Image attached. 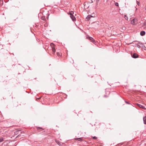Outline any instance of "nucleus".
I'll list each match as a JSON object with an SVG mask.
<instances>
[{
  "label": "nucleus",
  "mask_w": 146,
  "mask_h": 146,
  "mask_svg": "<svg viewBox=\"0 0 146 146\" xmlns=\"http://www.w3.org/2000/svg\"><path fill=\"white\" fill-rule=\"evenodd\" d=\"M138 105L141 108H142L143 107H144V106L138 104Z\"/></svg>",
  "instance_id": "obj_14"
},
{
  "label": "nucleus",
  "mask_w": 146,
  "mask_h": 146,
  "mask_svg": "<svg viewBox=\"0 0 146 146\" xmlns=\"http://www.w3.org/2000/svg\"><path fill=\"white\" fill-rule=\"evenodd\" d=\"M124 18H125V19L126 20L128 19V18L127 17L126 15H125Z\"/></svg>",
  "instance_id": "obj_15"
},
{
  "label": "nucleus",
  "mask_w": 146,
  "mask_h": 146,
  "mask_svg": "<svg viewBox=\"0 0 146 146\" xmlns=\"http://www.w3.org/2000/svg\"><path fill=\"white\" fill-rule=\"evenodd\" d=\"M145 34V32L144 31H142L140 32V35L142 36H143Z\"/></svg>",
  "instance_id": "obj_5"
},
{
  "label": "nucleus",
  "mask_w": 146,
  "mask_h": 146,
  "mask_svg": "<svg viewBox=\"0 0 146 146\" xmlns=\"http://www.w3.org/2000/svg\"><path fill=\"white\" fill-rule=\"evenodd\" d=\"M115 5H116V6H118V4L117 3H115Z\"/></svg>",
  "instance_id": "obj_16"
},
{
  "label": "nucleus",
  "mask_w": 146,
  "mask_h": 146,
  "mask_svg": "<svg viewBox=\"0 0 146 146\" xmlns=\"http://www.w3.org/2000/svg\"><path fill=\"white\" fill-rule=\"evenodd\" d=\"M50 45L52 47V48H53V47H54L55 45L52 43H51L50 44Z\"/></svg>",
  "instance_id": "obj_11"
},
{
  "label": "nucleus",
  "mask_w": 146,
  "mask_h": 146,
  "mask_svg": "<svg viewBox=\"0 0 146 146\" xmlns=\"http://www.w3.org/2000/svg\"><path fill=\"white\" fill-rule=\"evenodd\" d=\"M93 139H97V137L95 136L93 137Z\"/></svg>",
  "instance_id": "obj_20"
},
{
  "label": "nucleus",
  "mask_w": 146,
  "mask_h": 146,
  "mask_svg": "<svg viewBox=\"0 0 146 146\" xmlns=\"http://www.w3.org/2000/svg\"><path fill=\"white\" fill-rule=\"evenodd\" d=\"M52 50L53 52V54H54L56 51V50L55 48V47H53V48H52Z\"/></svg>",
  "instance_id": "obj_10"
},
{
  "label": "nucleus",
  "mask_w": 146,
  "mask_h": 146,
  "mask_svg": "<svg viewBox=\"0 0 146 146\" xmlns=\"http://www.w3.org/2000/svg\"><path fill=\"white\" fill-rule=\"evenodd\" d=\"M77 139L79 141H81L82 140V138H77Z\"/></svg>",
  "instance_id": "obj_13"
},
{
  "label": "nucleus",
  "mask_w": 146,
  "mask_h": 146,
  "mask_svg": "<svg viewBox=\"0 0 146 146\" xmlns=\"http://www.w3.org/2000/svg\"><path fill=\"white\" fill-rule=\"evenodd\" d=\"M142 108H143V109H145V107H143Z\"/></svg>",
  "instance_id": "obj_23"
},
{
  "label": "nucleus",
  "mask_w": 146,
  "mask_h": 146,
  "mask_svg": "<svg viewBox=\"0 0 146 146\" xmlns=\"http://www.w3.org/2000/svg\"><path fill=\"white\" fill-rule=\"evenodd\" d=\"M4 139L3 137H1L0 138V143L3 141H4Z\"/></svg>",
  "instance_id": "obj_12"
},
{
  "label": "nucleus",
  "mask_w": 146,
  "mask_h": 146,
  "mask_svg": "<svg viewBox=\"0 0 146 146\" xmlns=\"http://www.w3.org/2000/svg\"><path fill=\"white\" fill-rule=\"evenodd\" d=\"M37 130H39V129H42V128H41V127H38V128H37Z\"/></svg>",
  "instance_id": "obj_18"
},
{
  "label": "nucleus",
  "mask_w": 146,
  "mask_h": 146,
  "mask_svg": "<svg viewBox=\"0 0 146 146\" xmlns=\"http://www.w3.org/2000/svg\"><path fill=\"white\" fill-rule=\"evenodd\" d=\"M56 54L58 56H62V53L60 52H57L56 53Z\"/></svg>",
  "instance_id": "obj_8"
},
{
  "label": "nucleus",
  "mask_w": 146,
  "mask_h": 146,
  "mask_svg": "<svg viewBox=\"0 0 146 146\" xmlns=\"http://www.w3.org/2000/svg\"><path fill=\"white\" fill-rule=\"evenodd\" d=\"M137 20L136 18H134L131 21V23L133 25H136L137 23Z\"/></svg>",
  "instance_id": "obj_1"
},
{
  "label": "nucleus",
  "mask_w": 146,
  "mask_h": 146,
  "mask_svg": "<svg viewBox=\"0 0 146 146\" xmlns=\"http://www.w3.org/2000/svg\"><path fill=\"white\" fill-rule=\"evenodd\" d=\"M37 98V99H39L40 98Z\"/></svg>",
  "instance_id": "obj_24"
},
{
  "label": "nucleus",
  "mask_w": 146,
  "mask_h": 146,
  "mask_svg": "<svg viewBox=\"0 0 146 146\" xmlns=\"http://www.w3.org/2000/svg\"><path fill=\"white\" fill-rule=\"evenodd\" d=\"M68 14L70 15H73V14H74V12L71 11L69 12V13H68Z\"/></svg>",
  "instance_id": "obj_9"
},
{
  "label": "nucleus",
  "mask_w": 146,
  "mask_h": 146,
  "mask_svg": "<svg viewBox=\"0 0 146 146\" xmlns=\"http://www.w3.org/2000/svg\"><path fill=\"white\" fill-rule=\"evenodd\" d=\"M92 17V16L91 15H88L87 16V17L86 18V19L88 20L90 19Z\"/></svg>",
  "instance_id": "obj_7"
},
{
  "label": "nucleus",
  "mask_w": 146,
  "mask_h": 146,
  "mask_svg": "<svg viewBox=\"0 0 146 146\" xmlns=\"http://www.w3.org/2000/svg\"><path fill=\"white\" fill-rule=\"evenodd\" d=\"M143 121L144 124H146V116L143 117Z\"/></svg>",
  "instance_id": "obj_6"
},
{
  "label": "nucleus",
  "mask_w": 146,
  "mask_h": 146,
  "mask_svg": "<svg viewBox=\"0 0 146 146\" xmlns=\"http://www.w3.org/2000/svg\"><path fill=\"white\" fill-rule=\"evenodd\" d=\"M56 142L58 145H60V142L59 141H56Z\"/></svg>",
  "instance_id": "obj_19"
},
{
  "label": "nucleus",
  "mask_w": 146,
  "mask_h": 146,
  "mask_svg": "<svg viewBox=\"0 0 146 146\" xmlns=\"http://www.w3.org/2000/svg\"><path fill=\"white\" fill-rule=\"evenodd\" d=\"M70 17L72 19V20L73 21H75L76 20V18L73 15H70Z\"/></svg>",
  "instance_id": "obj_4"
},
{
  "label": "nucleus",
  "mask_w": 146,
  "mask_h": 146,
  "mask_svg": "<svg viewBox=\"0 0 146 146\" xmlns=\"http://www.w3.org/2000/svg\"><path fill=\"white\" fill-rule=\"evenodd\" d=\"M137 4L138 5H139V4H140L139 2L138 1H137Z\"/></svg>",
  "instance_id": "obj_17"
},
{
  "label": "nucleus",
  "mask_w": 146,
  "mask_h": 146,
  "mask_svg": "<svg viewBox=\"0 0 146 146\" xmlns=\"http://www.w3.org/2000/svg\"><path fill=\"white\" fill-rule=\"evenodd\" d=\"M125 102L127 103V104H129V103H128L127 101H125Z\"/></svg>",
  "instance_id": "obj_22"
},
{
  "label": "nucleus",
  "mask_w": 146,
  "mask_h": 146,
  "mask_svg": "<svg viewBox=\"0 0 146 146\" xmlns=\"http://www.w3.org/2000/svg\"><path fill=\"white\" fill-rule=\"evenodd\" d=\"M132 57L134 58H136L138 57V55L137 54L134 53L132 55Z\"/></svg>",
  "instance_id": "obj_2"
},
{
  "label": "nucleus",
  "mask_w": 146,
  "mask_h": 146,
  "mask_svg": "<svg viewBox=\"0 0 146 146\" xmlns=\"http://www.w3.org/2000/svg\"><path fill=\"white\" fill-rule=\"evenodd\" d=\"M146 23L145 22L143 24V25L142 26V27H143L144 26V25L146 24Z\"/></svg>",
  "instance_id": "obj_21"
},
{
  "label": "nucleus",
  "mask_w": 146,
  "mask_h": 146,
  "mask_svg": "<svg viewBox=\"0 0 146 146\" xmlns=\"http://www.w3.org/2000/svg\"><path fill=\"white\" fill-rule=\"evenodd\" d=\"M87 38L89 39L92 42H94V41L95 40L92 37L88 36L87 37Z\"/></svg>",
  "instance_id": "obj_3"
}]
</instances>
